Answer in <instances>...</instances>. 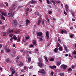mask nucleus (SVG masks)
I'll list each match as a JSON object with an SVG mask.
<instances>
[{
    "label": "nucleus",
    "instance_id": "obj_50",
    "mask_svg": "<svg viewBox=\"0 0 76 76\" xmlns=\"http://www.w3.org/2000/svg\"><path fill=\"white\" fill-rule=\"evenodd\" d=\"M64 14L66 15H67V13H66V11H64Z\"/></svg>",
    "mask_w": 76,
    "mask_h": 76
},
{
    "label": "nucleus",
    "instance_id": "obj_20",
    "mask_svg": "<svg viewBox=\"0 0 76 76\" xmlns=\"http://www.w3.org/2000/svg\"><path fill=\"white\" fill-rule=\"evenodd\" d=\"M50 1L52 3H53L54 4H55V2L56 1H54V0H50Z\"/></svg>",
    "mask_w": 76,
    "mask_h": 76
},
{
    "label": "nucleus",
    "instance_id": "obj_33",
    "mask_svg": "<svg viewBox=\"0 0 76 76\" xmlns=\"http://www.w3.org/2000/svg\"><path fill=\"white\" fill-rule=\"evenodd\" d=\"M17 4L16 3H14L12 5V7H15L17 6Z\"/></svg>",
    "mask_w": 76,
    "mask_h": 76
},
{
    "label": "nucleus",
    "instance_id": "obj_14",
    "mask_svg": "<svg viewBox=\"0 0 76 76\" xmlns=\"http://www.w3.org/2000/svg\"><path fill=\"white\" fill-rule=\"evenodd\" d=\"M33 43L34 45H35V47H36L37 45L36 42L35 40H34L33 41Z\"/></svg>",
    "mask_w": 76,
    "mask_h": 76
},
{
    "label": "nucleus",
    "instance_id": "obj_4",
    "mask_svg": "<svg viewBox=\"0 0 76 76\" xmlns=\"http://www.w3.org/2000/svg\"><path fill=\"white\" fill-rule=\"evenodd\" d=\"M39 72L40 73H41L42 74H46V72L44 71V69H41L40 71H39Z\"/></svg>",
    "mask_w": 76,
    "mask_h": 76
},
{
    "label": "nucleus",
    "instance_id": "obj_45",
    "mask_svg": "<svg viewBox=\"0 0 76 76\" xmlns=\"http://www.w3.org/2000/svg\"><path fill=\"white\" fill-rule=\"evenodd\" d=\"M58 41L59 42H60V43H61V41L60 38L58 39Z\"/></svg>",
    "mask_w": 76,
    "mask_h": 76
},
{
    "label": "nucleus",
    "instance_id": "obj_26",
    "mask_svg": "<svg viewBox=\"0 0 76 76\" xmlns=\"http://www.w3.org/2000/svg\"><path fill=\"white\" fill-rule=\"evenodd\" d=\"M72 70V68H70V67L69 68H68V73H69V72L71 71Z\"/></svg>",
    "mask_w": 76,
    "mask_h": 76
},
{
    "label": "nucleus",
    "instance_id": "obj_10",
    "mask_svg": "<svg viewBox=\"0 0 76 76\" xmlns=\"http://www.w3.org/2000/svg\"><path fill=\"white\" fill-rule=\"evenodd\" d=\"M65 9L67 12H68L69 10V7L67 4L65 5Z\"/></svg>",
    "mask_w": 76,
    "mask_h": 76
},
{
    "label": "nucleus",
    "instance_id": "obj_13",
    "mask_svg": "<svg viewBox=\"0 0 76 76\" xmlns=\"http://www.w3.org/2000/svg\"><path fill=\"white\" fill-rule=\"evenodd\" d=\"M58 50L59 51H62L63 50V49L62 46H60L58 48Z\"/></svg>",
    "mask_w": 76,
    "mask_h": 76
},
{
    "label": "nucleus",
    "instance_id": "obj_21",
    "mask_svg": "<svg viewBox=\"0 0 76 76\" xmlns=\"http://www.w3.org/2000/svg\"><path fill=\"white\" fill-rule=\"evenodd\" d=\"M41 19H39L38 20V25H39L40 23H41Z\"/></svg>",
    "mask_w": 76,
    "mask_h": 76
},
{
    "label": "nucleus",
    "instance_id": "obj_38",
    "mask_svg": "<svg viewBox=\"0 0 76 76\" xmlns=\"http://www.w3.org/2000/svg\"><path fill=\"white\" fill-rule=\"evenodd\" d=\"M1 18L2 19L4 20V17L3 15L1 17Z\"/></svg>",
    "mask_w": 76,
    "mask_h": 76
},
{
    "label": "nucleus",
    "instance_id": "obj_28",
    "mask_svg": "<svg viewBox=\"0 0 76 76\" xmlns=\"http://www.w3.org/2000/svg\"><path fill=\"white\" fill-rule=\"evenodd\" d=\"M50 61H54V59L53 58H52L50 59Z\"/></svg>",
    "mask_w": 76,
    "mask_h": 76
},
{
    "label": "nucleus",
    "instance_id": "obj_24",
    "mask_svg": "<svg viewBox=\"0 0 76 76\" xmlns=\"http://www.w3.org/2000/svg\"><path fill=\"white\" fill-rule=\"evenodd\" d=\"M56 46L57 47V48H59L60 46H61V45L59 43H58L57 44V45H56Z\"/></svg>",
    "mask_w": 76,
    "mask_h": 76
},
{
    "label": "nucleus",
    "instance_id": "obj_5",
    "mask_svg": "<svg viewBox=\"0 0 76 76\" xmlns=\"http://www.w3.org/2000/svg\"><path fill=\"white\" fill-rule=\"evenodd\" d=\"M37 35L38 36L40 37L41 36V37L43 38V36H42V32H38L37 33Z\"/></svg>",
    "mask_w": 76,
    "mask_h": 76
},
{
    "label": "nucleus",
    "instance_id": "obj_37",
    "mask_svg": "<svg viewBox=\"0 0 76 76\" xmlns=\"http://www.w3.org/2000/svg\"><path fill=\"white\" fill-rule=\"evenodd\" d=\"M9 35H10V36L11 37H12L14 36V35L12 34H10Z\"/></svg>",
    "mask_w": 76,
    "mask_h": 76
},
{
    "label": "nucleus",
    "instance_id": "obj_44",
    "mask_svg": "<svg viewBox=\"0 0 76 76\" xmlns=\"http://www.w3.org/2000/svg\"><path fill=\"white\" fill-rule=\"evenodd\" d=\"M63 33H64V31H63V30H62L61 31V33L63 34Z\"/></svg>",
    "mask_w": 76,
    "mask_h": 76
},
{
    "label": "nucleus",
    "instance_id": "obj_36",
    "mask_svg": "<svg viewBox=\"0 0 76 76\" xmlns=\"http://www.w3.org/2000/svg\"><path fill=\"white\" fill-rule=\"evenodd\" d=\"M26 23H30V21L28 19H27L26 21Z\"/></svg>",
    "mask_w": 76,
    "mask_h": 76
},
{
    "label": "nucleus",
    "instance_id": "obj_42",
    "mask_svg": "<svg viewBox=\"0 0 76 76\" xmlns=\"http://www.w3.org/2000/svg\"><path fill=\"white\" fill-rule=\"evenodd\" d=\"M31 61V58H28V61Z\"/></svg>",
    "mask_w": 76,
    "mask_h": 76
},
{
    "label": "nucleus",
    "instance_id": "obj_23",
    "mask_svg": "<svg viewBox=\"0 0 76 76\" xmlns=\"http://www.w3.org/2000/svg\"><path fill=\"white\" fill-rule=\"evenodd\" d=\"M35 14L36 15H37L38 16H39V12H36L35 13Z\"/></svg>",
    "mask_w": 76,
    "mask_h": 76
},
{
    "label": "nucleus",
    "instance_id": "obj_54",
    "mask_svg": "<svg viewBox=\"0 0 76 76\" xmlns=\"http://www.w3.org/2000/svg\"><path fill=\"white\" fill-rule=\"evenodd\" d=\"M2 47H3L2 45L1 44H0V48H2Z\"/></svg>",
    "mask_w": 76,
    "mask_h": 76
},
{
    "label": "nucleus",
    "instance_id": "obj_56",
    "mask_svg": "<svg viewBox=\"0 0 76 76\" xmlns=\"http://www.w3.org/2000/svg\"><path fill=\"white\" fill-rule=\"evenodd\" d=\"M64 33L65 34H67V32H66V30H65L64 31Z\"/></svg>",
    "mask_w": 76,
    "mask_h": 76
},
{
    "label": "nucleus",
    "instance_id": "obj_55",
    "mask_svg": "<svg viewBox=\"0 0 76 76\" xmlns=\"http://www.w3.org/2000/svg\"><path fill=\"white\" fill-rule=\"evenodd\" d=\"M15 33H16V34H18V33H19V31H15Z\"/></svg>",
    "mask_w": 76,
    "mask_h": 76
},
{
    "label": "nucleus",
    "instance_id": "obj_9",
    "mask_svg": "<svg viewBox=\"0 0 76 76\" xmlns=\"http://www.w3.org/2000/svg\"><path fill=\"white\" fill-rule=\"evenodd\" d=\"M50 67L52 69H56V67L55 65H53V66H50Z\"/></svg>",
    "mask_w": 76,
    "mask_h": 76
},
{
    "label": "nucleus",
    "instance_id": "obj_6",
    "mask_svg": "<svg viewBox=\"0 0 76 76\" xmlns=\"http://www.w3.org/2000/svg\"><path fill=\"white\" fill-rule=\"evenodd\" d=\"M46 36L47 37V39H48L49 37V33L48 31H47L46 32Z\"/></svg>",
    "mask_w": 76,
    "mask_h": 76
},
{
    "label": "nucleus",
    "instance_id": "obj_1",
    "mask_svg": "<svg viewBox=\"0 0 76 76\" xmlns=\"http://www.w3.org/2000/svg\"><path fill=\"white\" fill-rule=\"evenodd\" d=\"M16 8V7L12 6V9L10 10L9 11L8 15L10 17H13L14 15V13L13 12V10Z\"/></svg>",
    "mask_w": 76,
    "mask_h": 76
},
{
    "label": "nucleus",
    "instance_id": "obj_3",
    "mask_svg": "<svg viewBox=\"0 0 76 76\" xmlns=\"http://www.w3.org/2000/svg\"><path fill=\"white\" fill-rule=\"evenodd\" d=\"M38 65L40 67L42 68V66L44 65V64L42 61H40L38 63Z\"/></svg>",
    "mask_w": 76,
    "mask_h": 76
},
{
    "label": "nucleus",
    "instance_id": "obj_60",
    "mask_svg": "<svg viewBox=\"0 0 76 76\" xmlns=\"http://www.w3.org/2000/svg\"><path fill=\"white\" fill-rule=\"evenodd\" d=\"M15 71H13L12 72V74H15Z\"/></svg>",
    "mask_w": 76,
    "mask_h": 76
},
{
    "label": "nucleus",
    "instance_id": "obj_35",
    "mask_svg": "<svg viewBox=\"0 0 76 76\" xmlns=\"http://www.w3.org/2000/svg\"><path fill=\"white\" fill-rule=\"evenodd\" d=\"M13 38H12V37H11V39H10V41H11V42H13Z\"/></svg>",
    "mask_w": 76,
    "mask_h": 76
},
{
    "label": "nucleus",
    "instance_id": "obj_22",
    "mask_svg": "<svg viewBox=\"0 0 76 76\" xmlns=\"http://www.w3.org/2000/svg\"><path fill=\"white\" fill-rule=\"evenodd\" d=\"M1 14L2 15H4V16H6L7 15L4 12H2L1 13Z\"/></svg>",
    "mask_w": 76,
    "mask_h": 76
},
{
    "label": "nucleus",
    "instance_id": "obj_52",
    "mask_svg": "<svg viewBox=\"0 0 76 76\" xmlns=\"http://www.w3.org/2000/svg\"><path fill=\"white\" fill-rule=\"evenodd\" d=\"M73 54H74V55H75L76 54V51H74V52H73Z\"/></svg>",
    "mask_w": 76,
    "mask_h": 76
},
{
    "label": "nucleus",
    "instance_id": "obj_49",
    "mask_svg": "<svg viewBox=\"0 0 76 76\" xmlns=\"http://www.w3.org/2000/svg\"><path fill=\"white\" fill-rule=\"evenodd\" d=\"M51 74L52 75H54V72H53V71H52V72H51Z\"/></svg>",
    "mask_w": 76,
    "mask_h": 76
},
{
    "label": "nucleus",
    "instance_id": "obj_29",
    "mask_svg": "<svg viewBox=\"0 0 76 76\" xmlns=\"http://www.w3.org/2000/svg\"><path fill=\"white\" fill-rule=\"evenodd\" d=\"M24 69L25 70H26L28 69V67L26 66H24Z\"/></svg>",
    "mask_w": 76,
    "mask_h": 76
},
{
    "label": "nucleus",
    "instance_id": "obj_47",
    "mask_svg": "<svg viewBox=\"0 0 76 76\" xmlns=\"http://www.w3.org/2000/svg\"><path fill=\"white\" fill-rule=\"evenodd\" d=\"M34 46V45L33 44H31L30 45V46L29 47H33Z\"/></svg>",
    "mask_w": 76,
    "mask_h": 76
},
{
    "label": "nucleus",
    "instance_id": "obj_8",
    "mask_svg": "<svg viewBox=\"0 0 76 76\" xmlns=\"http://www.w3.org/2000/svg\"><path fill=\"white\" fill-rule=\"evenodd\" d=\"M23 64L22 62H20V64H18V66L21 67L23 66Z\"/></svg>",
    "mask_w": 76,
    "mask_h": 76
},
{
    "label": "nucleus",
    "instance_id": "obj_39",
    "mask_svg": "<svg viewBox=\"0 0 76 76\" xmlns=\"http://www.w3.org/2000/svg\"><path fill=\"white\" fill-rule=\"evenodd\" d=\"M48 13H49V14L50 15L52 13V12L51 11H50L48 12Z\"/></svg>",
    "mask_w": 76,
    "mask_h": 76
},
{
    "label": "nucleus",
    "instance_id": "obj_41",
    "mask_svg": "<svg viewBox=\"0 0 76 76\" xmlns=\"http://www.w3.org/2000/svg\"><path fill=\"white\" fill-rule=\"evenodd\" d=\"M56 2V3H60V1H55Z\"/></svg>",
    "mask_w": 76,
    "mask_h": 76
},
{
    "label": "nucleus",
    "instance_id": "obj_62",
    "mask_svg": "<svg viewBox=\"0 0 76 76\" xmlns=\"http://www.w3.org/2000/svg\"><path fill=\"white\" fill-rule=\"evenodd\" d=\"M43 39L42 38H40V41H43Z\"/></svg>",
    "mask_w": 76,
    "mask_h": 76
},
{
    "label": "nucleus",
    "instance_id": "obj_57",
    "mask_svg": "<svg viewBox=\"0 0 76 76\" xmlns=\"http://www.w3.org/2000/svg\"><path fill=\"white\" fill-rule=\"evenodd\" d=\"M48 7L50 8H51V5H49L48 6Z\"/></svg>",
    "mask_w": 76,
    "mask_h": 76
},
{
    "label": "nucleus",
    "instance_id": "obj_30",
    "mask_svg": "<svg viewBox=\"0 0 76 76\" xmlns=\"http://www.w3.org/2000/svg\"><path fill=\"white\" fill-rule=\"evenodd\" d=\"M20 58V56H18L17 57L16 59H18L19 58Z\"/></svg>",
    "mask_w": 76,
    "mask_h": 76
},
{
    "label": "nucleus",
    "instance_id": "obj_61",
    "mask_svg": "<svg viewBox=\"0 0 76 76\" xmlns=\"http://www.w3.org/2000/svg\"><path fill=\"white\" fill-rule=\"evenodd\" d=\"M1 53L2 54L3 53V50H1Z\"/></svg>",
    "mask_w": 76,
    "mask_h": 76
},
{
    "label": "nucleus",
    "instance_id": "obj_34",
    "mask_svg": "<svg viewBox=\"0 0 76 76\" xmlns=\"http://www.w3.org/2000/svg\"><path fill=\"white\" fill-rule=\"evenodd\" d=\"M10 70L12 72H13L14 71V70L13 68H12V67L11 68H10Z\"/></svg>",
    "mask_w": 76,
    "mask_h": 76
},
{
    "label": "nucleus",
    "instance_id": "obj_11",
    "mask_svg": "<svg viewBox=\"0 0 76 76\" xmlns=\"http://www.w3.org/2000/svg\"><path fill=\"white\" fill-rule=\"evenodd\" d=\"M63 47H64V48L66 51V52H67L68 51V50L67 48V47L66 45H65L64 44L63 45Z\"/></svg>",
    "mask_w": 76,
    "mask_h": 76
},
{
    "label": "nucleus",
    "instance_id": "obj_16",
    "mask_svg": "<svg viewBox=\"0 0 76 76\" xmlns=\"http://www.w3.org/2000/svg\"><path fill=\"white\" fill-rule=\"evenodd\" d=\"M8 31H7V32H4L3 33V35L4 36H6L8 34Z\"/></svg>",
    "mask_w": 76,
    "mask_h": 76
},
{
    "label": "nucleus",
    "instance_id": "obj_17",
    "mask_svg": "<svg viewBox=\"0 0 76 76\" xmlns=\"http://www.w3.org/2000/svg\"><path fill=\"white\" fill-rule=\"evenodd\" d=\"M58 51V48H56L54 49V52L57 53Z\"/></svg>",
    "mask_w": 76,
    "mask_h": 76
},
{
    "label": "nucleus",
    "instance_id": "obj_7",
    "mask_svg": "<svg viewBox=\"0 0 76 76\" xmlns=\"http://www.w3.org/2000/svg\"><path fill=\"white\" fill-rule=\"evenodd\" d=\"M5 51H6V52L7 53H10L11 52V51L10 50V49L8 48H6Z\"/></svg>",
    "mask_w": 76,
    "mask_h": 76
},
{
    "label": "nucleus",
    "instance_id": "obj_15",
    "mask_svg": "<svg viewBox=\"0 0 76 76\" xmlns=\"http://www.w3.org/2000/svg\"><path fill=\"white\" fill-rule=\"evenodd\" d=\"M13 37L14 39L15 40H16L18 39V37H17L15 35H14Z\"/></svg>",
    "mask_w": 76,
    "mask_h": 76
},
{
    "label": "nucleus",
    "instance_id": "obj_32",
    "mask_svg": "<svg viewBox=\"0 0 76 76\" xmlns=\"http://www.w3.org/2000/svg\"><path fill=\"white\" fill-rule=\"evenodd\" d=\"M74 36V34H71L70 35V37L71 38H72L73 37V36Z\"/></svg>",
    "mask_w": 76,
    "mask_h": 76
},
{
    "label": "nucleus",
    "instance_id": "obj_53",
    "mask_svg": "<svg viewBox=\"0 0 76 76\" xmlns=\"http://www.w3.org/2000/svg\"><path fill=\"white\" fill-rule=\"evenodd\" d=\"M32 68V66H30V67H29V69H31Z\"/></svg>",
    "mask_w": 76,
    "mask_h": 76
},
{
    "label": "nucleus",
    "instance_id": "obj_2",
    "mask_svg": "<svg viewBox=\"0 0 76 76\" xmlns=\"http://www.w3.org/2000/svg\"><path fill=\"white\" fill-rule=\"evenodd\" d=\"M67 67V66L64 64H62L61 65V66H60V68L64 70L66 69Z\"/></svg>",
    "mask_w": 76,
    "mask_h": 76
},
{
    "label": "nucleus",
    "instance_id": "obj_27",
    "mask_svg": "<svg viewBox=\"0 0 76 76\" xmlns=\"http://www.w3.org/2000/svg\"><path fill=\"white\" fill-rule=\"evenodd\" d=\"M14 23L16 25H17V21L16 20H14Z\"/></svg>",
    "mask_w": 76,
    "mask_h": 76
},
{
    "label": "nucleus",
    "instance_id": "obj_25",
    "mask_svg": "<svg viewBox=\"0 0 76 76\" xmlns=\"http://www.w3.org/2000/svg\"><path fill=\"white\" fill-rule=\"evenodd\" d=\"M61 64V62H57L56 63V65L58 66H59Z\"/></svg>",
    "mask_w": 76,
    "mask_h": 76
},
{
    "label": "nucleus",
    "instance_id": "obj_31",
    "mask_svg": "<svg viewBox=\"0 0 76 76\" xmlns=\"http://www.w3.org/2000/svg\"><path fill=\"white\" fill-rule=\"evenodd\" d=\"M59 75L61 76H64V75L63 73H61L59 74Z\"/></svg>",
    "mask_w": 76,
    "mask_h": 76
},
{
    "label": "nucleus",
    "instance_id": "obj_58",
    "mask_svg": "<svg viewBox=\"0 0 76 76\" xmlns=\"http://www.w3.org/2000/svg\"><path fill=\"white\" fill-rule=\"evenodd\" d=\"M29 38L28 37H26V40H28V39Z\"/></svg>",
    "mask_w": 76,
    "mask_h": 76
},
{
    "label": "nucleus",
    "instance_id": "obj_59",
    "mask_svg": "<svg viewBox=\"0 0 76 76\" xmlns=\"http://www.w3.org/2000/svg\"><path fill=\"white\" fill-rule=\"evenodd\" d=\"M13 47H14V48H15V44H13Z\"/></svg>",
    "mask_w": 76,
    "mask_h": 76
},
{
    "label": "nucleus",
    "instance_id": "obj_40",
    "mask_svg": "<svg viewBox=\"0 0 76 76\" xmlns=\"http://www.w3.org/2000/svg\"><path fill=\"white\" fill-rule=\"evenodd\" d=\"M46 1L47 2V3L48 4H50V1H49V0H46Z\"/></svg>",
    "mask_w": 76,
    "mask_h": 76
},
{
    "label": "nucleus",
    "instance_id": "obj_46",
    "mask_svg": "<svg viewBox=\"0 0 76 76\" xmlns=\"http://www.w3.org/2000/svg\"><path fill=\"white\" fill-rule=\"evenodd\" d=\"M6 62L7 63H8L10 61V59H7V60H6Z\"/></svg>",
    "mask_w": 76,
    "mask_h": 76
},
{
    "label": "nucleus",
    "instance_id": "obj_64",
    "mask_svg": "<svg viewBox=\"0 0 76 76\" xmlns=\"http://www.w3.org/2000/svg\"><path fill=\"white\" fill-rule=\"evenodd\" d=\"M72 20L73 21H74L75 20V19H74L73 18H72Z\"/></svg>",
    "mask_w": 76,
    "mask_h": 76
},
{
    "label": "nucleus",
    "instance_id": "obj_48",
    "mask_svg": "<svg viewBox=\"0 0 76 76\" xmlns=\"http://www.w3.org/2000/svg\"><path fill=\"white\" fill-rule=\"evenodd\" d=\"M5 4L6 6H7V7L8 6V3H7L6 2L5 3Z\"/></svg>",
    "mask_w": 76,
    "mask_h": 76
},
{
    "label": "nucleus",
    "instance_id": "obj_19",
    "mask_svg": "<svg viewBox=\"0 0 76 76\" xmlns=\"http://www.w3.org/2000/svg\"><path fill=\"white\" fill-rule=\"evenodd\" d=\"M44 59L45 60L46 62H48V61L47 59V58L46 56H44Z\"/></svg>",
    "mask_w": 76,
    "mask_h": 76
},
{
    "label": "nucleus",
    "instance_id": "obj_51",
    "mask_svg": "<svg viewBox=\"0 0 76 76\" xmlns=\"http://www.w3.org/2000/svg\"><path fill=\"white\" fill-rule=\"evenodd\" d=\"M29 11V8H28L27 9H26V12H28V11Z\"/></svg>",
    "mask_w": 76,
    "mask_h": 76
},
{
    "label": "nucleus",
    "instance_id": "obj_12",
    "mask_svg": "<svg viewBox=\"0 0 76 76\" xmlns=\"http://www.w3.org/2000/svg\"><path fill=\"white\" fill-rule=\"evenodd\" d=\"M30 3H34L35 4L36 3V1H34V0H32L31 1L29 2Z\"/></svg>",
    "mask_w": 76,
    "mask_h": 76
},
{
    "label": "nucleus",
    "instance_id": "obj_63",
    "mask_svg": "<svg viewBox=\"0 0 76 76\" xmlns=\"http://www.w3.org/2000/svg\"><path fill=\"white\" fill-rule=\"evenodd\" d=\"M23 42H26L25 40H24V39H23Z\"/></svg>",
    "mask_w": 76,
    "mask_h": 76
},
{
    "label": "nucleus",
    "instance_id": "obj_18",
    "mask_svg": "<svg viewBox=\"0 0 76 76\" xmlns=\"http://www.w3.org/2000/svg\"><path fill=\"white\" fill-rule=\"evenodd\" d=\"M14 32V30H10L9 31H7L8 32V34H9L10 33H13Z\"/></svg>",
    "mask_w": 76,
    "mask_h": 76
},
{
    "label": "nucleus",
    "instance_id": "obj_43",
    "mask_svg": "<svg viewBox=\"0 0 76 76\" xmlns=\"http://www.w3.org/2000/svg\"><path fill=\"white\" fill-rule=\"evenodd\" d=\"M17 41L18 42L20 41V37L18 38L17 39Z\"/></svg>",
    "mask_w": 76,
    "mask_h": 76
}]
</instances>
